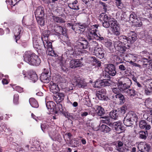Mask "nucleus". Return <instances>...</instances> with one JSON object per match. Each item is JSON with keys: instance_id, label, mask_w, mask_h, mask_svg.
I'll list each match as a JSON object with an SVG mask.
<instances>
[{"instance_id": "obj_1", "label": "nucleus", "mask_w": 152, "mask_h": 152, "mask_svg": "<svg viewBox=\"0 0 152 152\" xmlns=\"http://www.w3.org/2000/svg\"><path fill=\"white\" fill-rule=\"evenodd\" d=\"M98 27V25L96 24L92 26L91 28H89L87 33L86 37L88 41L86 39L88 43L87 50L89 46H90V48H94V49L99 47L98 43L95 40L101 41L104 39V38L100 35H98L96 34L97 29Z\"/></svg>"}, {"instance_id": "obj_2", "label": "nucleus", "mask_w": 152, "mask_h": 152, "mask_svg": "<svg viewBox=\"0 0 152 152\" xmlns=\"http://www.w3.org/2000/svg\"><path fill=\"white\" fill-rule=\"evenodd\" d=\"M78 43L74 47V52L76 55H80L82 53H88L87 50L88 43L87 40L81 37L79 39Z\"/></svg>"}, {"instance_id": "obj_3", "label": "nucleus", "mask_w": 152, "mask_h": 152, "mask_svg": "<svg viewBox=\"0 0 152 152\" xmlns=\"http://www.w3.org/2000/svg\"><path fill=\"white\" fill-rule=\"evenodd\" d=\"M23 57L24 60L31 65L38 66L41 63V60L38 56L30 51L26 52Z\"/></svg>"}, {"instance_id": "obj_4", "label": "nucleus", "mask_w": 152, "mask_h": 152, "mask_svg": "<svg viewBox=\"0 0 152 152\" xmlns=\"http://www.w3.org/2000/svg\"><path fill=\"white\" fill-rule=\"evenodd\" d=\"M104 71L105 72H103L102 73L101 77L107 79H110V75L115 76L117 73L115 66L112 64H108L105 65Z\"/></svg>"}, {"instance_id": "obj_5", "label": "nucleus", "mask_w": 152, "mask_h": 152, "mask_svg": "<svg viewBox=\"0 0 152 152\" xmlns=\"http://www.w3.org/2000/svg\"><path fill=\"white\" fill-rule=\"evenodd\" d=\"M131 83V81L129 78L123 77L118 80L117 84L121 92L125 93L130 87Z\"/></svg>"}, {"instance_id": "obj_6", "label": "nucleus", "mask_w": 152, "mask_h": 152, "mask_svg": "<svg viewBox=\"0 0 152 152\" xmlns=\"http://www.w3.org/2000/svg\"><path fill=\"white\" fill-rule=\"evenodd\" d=\"M149 53L146 51H143V67H147L150 70H152V64H151L150 61H152L151 56Z\"/></svg>"}, {"instance_id": "obj_7", "label": "nucleus", "mask_w": 152, "mask_h": 152, "mask_svg": "<svg viewBox=\"0 0 152 152\" xmlns=\"http://www.w3.org/2000/svg\"><path fill=\"white\" fill-rule=\"evenodd\" d=\"M54 30L55 32L54 34L58 36H60V34H62L64 36V38L66 40L64 41L66 42L68 40V38L67 36L66 31V29L63 28L62 26H55L54 27Z\"/></svg>"}, {"instance_id": "obj_8", "label": "nucleus", "mask_w": 152, "mask_h": 152, "mask_svg": "<svg viewBox=\"0 0 152 152\" xmlns=\"http://www.w3.org/2000/svg\"><path fill=\"white\" fill-rule=\"evenodd\" d=\"M104 78L103 80H99L96 81L95 84V87L100 88L101 87H104L109 86L110 84V79Z\"/></svg>"}, {"instance_id": "obj_9", "label": "nucleus", "mask_w": 152, "mask_h": 152, "mask_svg": "<svg viewBox=\"0 0 152 152\" xmlns=\"http://www.w3.org/2000/svg\"><path fill=\"white\" fill-rule=\"evenodd\" d=\"M50 74L49 69L42 73L40 77L41 81L44 83H48L50 79Z\"/></svg>"}, {"instance_id": "obj_10", "label": "nucleus", "mask_w": 152, "mask_h": 152, "mask_svg": "<svg viewBox=\"0 0 152 152\" xmlns=\"http://www.w3.org/2000/svg\"><path fill=\"white\" fill-rule=\"evenodd\" d=\"M114 46L115 49L116 50L120 51L121 53H123L126 51V49L127 48L126 45L123 46L122 43L119 41L115 42Z\"/></svg>"}, {"instance_id": "obj_11", "label": "nucleus", "mask_w": 152, "mask_h": 152, "mask_svg": "<svg viewBox=\"0 0 152 152\" xmlns=\"http://www.w3.org/2000/svg\"><path fill=\"white\" fill-rule=\"evenodd\" d=\"M75 80L76 83V85L79 88H85L86 87L87 83L84 79L77 76L75 77Z\"/></svg>"}, {"instance_id": "obj_12", "label": "nucleus", "mask_w": 152, "mask_h": 152, "mask_svg": "<svg viewBox=\"0 0 152 152\" xmlns=\"http://www.w3.org/2000/svg\"><path fill=\"white\" fill-rule=\"evenodd\" d=\"M111 24V28H113V34L116 35H118L120 34V28L119 25L116 20L110 23Z\"/></svg>"}, {"instance_id": "obj_13", "label": "nucleus", "mask_w": 152, "mask_h": 152, "mask_svg": "<svg viewBox=\"0 0 152 152\" xmlns=\"http://www.w3.org/2000/svg\"><path fill=\"white\" fill-rule=\"evenodd\" d=\"M96 95L98 98L100 100H105L107 99L105 89H102L97 91L96 92Z\"/></svg>"}, {"instance_id": "obj_14", "label": "nucleus", "mask_w": 152, "mask_h": 152, "mask_svg": "<svg viewBox=\"0 0 152 152\" xmlns=\"http://www.w3.org/2000/svg\"><path fill=\"white\" fill-rule=\"evenodd\" d=\"M93 53L96 56L100 59L103 58L104 55L102 48L99 47L94 49Z\"/></svg>"}, {"instance_id": "obj_15", "label": "nucleus", "mask_w": 152, "mask_h": 152, "mask_svg": "<svg viewBox=\"0 0 152 152\" xmlns=\"http://www.w3.org/2000/svg\"><path fill=\"white\" fill-rule=\"evenodd\" d=\"M128 44V47L127 48H129L131 45L137 39L136 34L133 31H131L129 34Z\"/></svg>"}, {"instance_id": "obj_16", "label": "nucleus", "mask_w": 152, "mask_h": 152, "mask_svg": "<svg viewBox=\"0 0 152 152\" xmlns=\"http://www.w3.org/2000/svg\"><path fill=\"white\" fill-rule=\"evenodd\" d=\"M83 65L82 62L79 59L72 60L69 62V67L71 68L81 67Z\"/></svg>"}, {"instance_id": "obj_17", "label": "nucleus", "mask_w": 152, "mask_h": 152, "mask_svg": "<svg viewBox=\"0 0 152 152\" xmlns=\"http://www.w3.org/2000/svg\"><path fill=\"white\" fill-rule=\"evenodd\" d=\"M23 31V28L22 27L19 26L16 27L14 33V37L16 42H17V41L20 39Z\"/></svg>"}, {"instance_id": "obj_18", "label": "nucleus", "mask_w": 152, "mask_h": 152, "mask_svg": "<svg viewBox=\"0 0 152 152\" xmlns=\"http://www.w3.org/2000/svg\"><path fill=\"white\" fill-rule=\"evenodd\" d=\"M113 128L119 134L123 132L124 130V127L122 126V124L120 122H115L113 123Z\"/></svg>"}, {"instance_id": "obj_19", "label": "nucleus", "mask_w": 152, "mask_h": 152, "mask_svg": "<svg viewBox=\"0 0 152 152\" xmlns=\"http://www.w3.org/2000/svg\"><path fill=\"white\" fill-rule=\"evenodd\" d=\"M36 18H42L44 16V8L42 6H39L36 10L35 12Z\"/></svg>"}, {"instance_id": "obj_20", "label": "nucleus", "mask_w": 152, "mask_h": 152, "mask_svg": "<svg viewBox=\"0 0 152 152\" xmlns=\"http://www.w3.org/2000/svg\"><path fill=\"white\" fill-rule=\"evenodd\" d=\"M64 94L63 93H58L56 96H53V99L57 103H59L64 99Z\"/></svg>"}, {"instance_id": "obj_21", "label": "nucleus", "mask_w": 152, "mask_h": 152, "mask_svg": "<svg viewBox=\"0 0 152 152\" xmlns=\"http://www.w3.org/2000/svg\"><path fill=\"white\" fill-rule=\"evenodd\" d=\"M50 84V86L49 87L50 91L54 94L58 93L59 90L58 86L53 82H51Z\"/></svg>"}, {"instance_id": "obj_22", "label": "nucleus", "mask_w": 152, "mask_h": 152, "mask_svg": "<svg viewBox=\"0 0 152 152\" xmlns=\"http://www.w3.org/2000/svg\"><path fill=\"white\" fill-rule=\"evenodd\" d=\"M126 116L129 118L133 122H136L138 119V117L136 114L133 111L129 112L127 114Z\"/></svg>"}, {"instance_id": "obj_23", "label": "nucleus", "mask_w": 152, "mask_h": 152, "mask_svg": "<svg viewBox=\"0 0 152 152\" xmlns=\"http://www.w3.org/2000/svg\"><path fill=\"white\" fill-rule=\"evenodd\" d=\"M95 112L98 115L101 116L103 115L105 113V111L101 106L97 105L95 107Z\"/></svg>"}, {"instance_id": "obj_24", "label": "nucleus", "mask_w": 152, "mask_h": 152, "mask_svg": "<svg viewBox=\"0 0 152 152\" xmlns=\"http://www.w3.org/2000/svg\"><path fill=\"white\" fill-rule=\"evenodd\" d=\"M79 5L78 4V1L77 0L71 2L68 4L69 7L71 9L74 10H78L79 9Z\"/></svg>"}, {"instance_id": "obj_25", "label": "nucleus", "mask_w": 152, "mask_h": 152, "mask_svg": "<svg viewBox=\"0 0 152 152\" xmlns=\"http://www.w3.org/2000/svg\"><path fill=\"white\" fill-rule=\"evenodd\" d=\"M57 103V104L56 106V105L54 113L57 114L59 112L62 113L64 115V113L66 112L64 111L62 105L58 103Z\"/></svg>"}, {"instance_id": "obj_26", "label": "nucleus", "mask_w": 152, "mask_h": 152, "mask_svg": "<svg viewBox=\"0 0 152 152\" xmlns=\"http://www.w3.org/2000/svg\"><path fill=\"white\" fill-rule=\"evenodd\" d=\"M113 97L114 99L115 98L118 99L121 104L124 103L125 101V98L124 96L121 93L113 95Z\"/></svg>"}, {"instance_id": "obj_27", "label": "nucleus", "mask_w": 152, "mask_h": 152, "mask_svg": "<svg viewBox=\"0 0 152 152\" xmlns=\"http://www.w3.org/2000/svg\"><path fill=\"white\" fill-rule=\"evenodd\" d=\"M47 109L50 110V111L54 112L56 104L53 102H48L46 103Z\"/></svg>"}, {"instance_id": "obj_28", "label": "nucleus", "mask_w": 152, "mask_h": 152, "mask_svg": "<svg viewBox=\"0 0 152 152\" xmlns=\"http://www.w3.org/2000/svg\"><path fill=\"white\" fill-rule=\"evenodd\" d=\"M129 20L132 23L136 22L138 23L139 26H141L142 24V22H137V21L138 20H137V17L135 15L132 14H130L129 15Z\"/></svg>"}, {"instance_id": "obj_29", "label": "nucleus", "mask_w": 152, "mask_h": 152, "mask_svg": "<svg viewBox=\"0 0 152 152\" xmlns=\"http://www.w3.org/2000/svg\"><path fill=\"white\" fill-rule=\"evenodd\" d=\"M119 39L122 43H124V44L126 46V47H128L129 41V37H128L124 35H121L119 37Z\"/></svg>"}, {"instance_id": "obj_30", "label": "nucleus", "mask_w": 152, "mask_h": 152, "mask_svg": "<svg viewBox=\"0 0 152 152\" xmlns=\"http://www.w3.org/2000/svg\"><path fill=\"white\" fill-rule=\"evenodd\" d=\"M99 129L102 132L106 133L109 132L111 130L110 128L104 124H102L101 125H99Z\"/></svg>"}, {"instance_id": "obj_31", "label": "nucleus", "mask_w": 152, "mask_h": 152, "mask_svg": "<svg viewBox=\"0 0 152 152\" xmlns=\"http://www.w3.org/2000/svg\"><path fill=\"white\" fill-rule=\"evenodd\" d=\"M87 25L85 24H78V27L76 31L77 32L80 33H82L85 30V28L87 27Z\"/></svg>"}, {"instance_id": "obj_32", "label": "nucleus", "mask_w": 152, "mask_h": 152, "mask_svg": "<svg viewBox=\"0 0 152 152\" xmlns=\"http://www.w3.org/2000/svg\"><path fill=\"white\" fill-rule=\"evenodd\" d=\"M110 116L112 119L116 120L118 118L119 113L117 110H113L110 113Z\"/></svg>"}, {"instance_id": "obj_33", "label": "nucleus", "mask_w": 152, "mask_h": 152, "mask_svg": "<svg viewBox=\"0 0 152 152\" xmlns=\"http://www.w3.org/2000/svg\"><path fill=\"white\" fill-rule=\"evenodd\" d=\"M114 20L113 19L109 18L108 21L105 22L103 21L102 25L103 26L106 28H109L110 26L111 27V24H110V23H112L113 22H114V21H115V20Z\"/></svg>"}, {"instance_id": "obj_34", "label": "nucleus", "mask_w": 152, "mask_h": 152, "mask_svg": "<svg viewBox=\"0 0 152 152\" xmlns=\"http://www.w3.org/2000/svg\"><path fill=\"white\" fill-rule=\"evenodd\" d=\"M29 102L31 106L33 107L38 108L39 104L37 101L34 98H30L29 99Z\"/></svg>"}, {"instance_id": "obj_35", "label": "nucleus", "mask_w": 152, "mask_h": 152, "mask_svg": "<svg viewBox=\"0 0 152 152\" xmlns=\"http://www.w3.org/2000/svg\"><path fill=\"white\" fill-rule=\"evenodd\" d=\"M133 122L130 120L126 116L124 118V124L127 126H129L133 124Z\"/></svg>"}, {"instance_id": "obj_36", "label": "nucleus", "mask_w": 152, "mask_h": 152, "mask_svg": "<svg viewBox=\"0 0 152 152\" xmlns=\"http://www.w3.org/2000/svg\"><path fill=\"white\" fill-rule=\"evenodd\" d=\"M64 115L66 117L70 120H75L77 118L75 114L69 113L68 112H65L64 113Z\"/></svg>"}, {"instance_id": "obj_37", "label": "nucleus", "mask_w": 152, "mask_h": 152, "mask_svg": "<svg viewBox=\"0 0 152 152\" xmlns=\"http://www.w3.org/2000/svg\"><path fill=\"white\" fill-rule=\"evenodd\" d=\"M66 53L67 57L70 58H73L75 55L74 51L72 48L67 49Z\"/></svg>"}, {"instance_id": "obj_38", "label": "nucleus", "mask_w": 152, "mask_h": 152, "mask_svg": "<svg viewBox=\"0 0 152 152\" xmlns=\"http://www.w3.org/2000/svg\"><path fill=\"white\" fill-rule=\"evenodd\" d=\"M128 95L131 96H135L136 95V92L133 89H128L125 93Z\"/></svg>"}, {"instance_id": "obj_39", "label": "nucleus", "mask_w": 152, "mask_h": 152, "mask_svg": "<svg viewBox=\"0 0 152 152\" xmlns=\"http://www.w3.org/2000/svg\"><path fill=\"white\" fill-rule=\"evenodd\" d=\"M44 47L45 48H47V50L52 48V43L48 41V40H44L43 41Z\"/></svg>"}, {"instance_id": "obj_40", "label": "nucleus", "mask_w": 152, "mask_h": 152, "mask_svg": "<svg viewBox=\"0 0 152 152\" xmlns=\"http://www.w3.org/2000/svg\"><path fill=\"white\" fill-rule=\"evenodd\" d=\"M50 34V31L48 30L45 31L43 33V35L42 37V41L44 40H48V37Z\"/></svg>"}, {"instance_id": "obj_41", "label": "nucleus", "mask_w": 152, "mask_h": 152, "mask_svg": "<svg viewBox=\"0 0 152 152\" xmlns=\"http://www.w3.org/2000/svg\"><path fill=\"white\" fill-rule=\"evenodd\" d=\"M109 19L107 15L105 13H102L100 15V20L104 22L108 21Z\"/></svg>"}, {"instance_id": "obj_42", "label": "nucleus", "mask_w": 152, "mask_h": 152, "mask_svg": "<svg viewBox=\"0 0 152 152\" xmlns=\"http://www.w3.org/2000/svg\"><path fill=\"white\" fill-rule=\"evenodd\" d=\"M70 144L72 147H78L80 145L79 141L75 140H72Z\"/></svg>"}, {"instance_id": "obj_43", "label": "nucleus", "mask_w": 152, "mask_h": 152, "mask_svg": "<svg viewBox=\"0 0 152 152\" xmlns=\"http://www.w3.org/2000/svg\"><path fill=\"white\" fill-rule=\"evenodd\" d=\"M127 109V107L126 105H123L120 108L118 109V113H121L123 114H124L126 110Z\"/></svg>"}, {"instance_id": "obj_44", "label": "nucleus", "mask_w": 152, "mask_h": 152, "mask_svg": "<svg viewBox=\"0 0 152 152\" xmlns=\"http://www.w3.org/2000/svg\"><path fill=\"white\" fill-rule=\"evenodd\" d=\"M53 19L55 22L57 23H62L65 22L64 20L61 17L53 16Z\"/></svg>"}, {"instance_id": "obj_45", "label": "nucleus", "mask_w": 152, "mask_h": 152, "mask_svg": "<svg viewBox=\"0 0 152 152\" xmlns=\"http://www.w3.org/2000/svg\"><path fill=\"white\" fill-rule=\"evenodd\" d=\"M31 80L35 82L38 79V77L35 72H33L32 74L30 75Z\"/></svg>"}, {"instance_id": "obj_46", "label": "nucleus", "mask_w": 152, "mask_h": 152, "mask_svg": "<svg viewBox=\"0 0 152 152\" xmlns=\"http://www.w3.org/2000/svg\"><path fill=\"white\" fill-rule=\"evenodd\" d=\"M37 20L38 23L41 26H43L44 25L45 21L44 20V17L42 18H36Z\"/></svg>"}, {"instance_id": "obj_47", "label": "nucleus", "mask_w": 152, "mask_h": 152, "mask_svg": "<svg viewBox=\"0 0 152 152\" xmlns=\"http://www.w3.org/2000/svg\"><path fill=\"white\" fill-rule=\"evenodd\" d=\"M90 59L91 61L95 62L97 64V65L100 67L101 66L100 62L95 57H90Z\"/></svg>"}, {"instance_id": "obj_48", "label": "nucleus", "mask_w": 152, "mask_h": 152, "mask_svg": "<svg viewBox=\"0 0 152 152\" xmlns=\"http://www.w3.org/2000/svg\"><path fill=\"white\" fill-rule=\"evenodd\" d=\"M46 52L48 53V55L50 56H56V54L55 53L54 51L53 50L52 48L48 49V50H47Z\"/></svg>"}, {"instance_id": "obj_49", "label": "nucleus", "mask_w": 152, "mask_h": 152, "mask_svg": "<svg viewBox=\"0 0 152 152\" xmlns=\"http://www.w3.org/2000/svg\"><path fill=\"white\" fill-rule=\"evenodd\" d=\"M145 144L144 145V151H143V152H149L150 149V145L145 143V142H143V145Z\"/></svg>"}, {"instance_id": "obj_50", "label": "nucleus", "mask_w": 152, "mask_h": 152, "mask_svg": "<svg viewBox=\"0 0 152 152\" xmlns=\"http://www.w3.org/2000/svg\"><path fill=\"white\" fill-rule=\"evenodd\" d=\"M102 118H104V119L102 120V123L108 124L111 123L110 120L109 119V118L106 116L102 117Z\"/></svg>"}, {"instance_id": "obj_51", "label": "nucleus", "mask_w": 152, "mask_h": 152, "mask_svg": "<svg viewBox=\"0 0 152 152\" xmlns=\"http://www.w3.org/2000/svg\"><path fill=\"white\" fill-rule=\"evenodd\" d=\"M150 10L149 9H148L147 8H145L144 9V13H143V14L146 17V18H148V17H149L150 13Z\"/></svg>"}, {"instance_id": "obj_52", "label": "nucleus", "mask_w": 152, "mask_h": 152, "mask_svg": "<svg viewBox=\"0 0 152 152\" xmlns=\"http://www.w3.org/2000/svg\"><path fill=\"white\" fill-rule=\"evenodd\" d=\"M111 89L112 92L115 94L120 93L121 91L119 87L112 88Z\"/></svg>"}, {"instance_id": "obj_53", "label": "nucleus", "mask_w": 152, "mask_h": 152, "mask_svg": "<svg viewBox=\"0 0 152 152\" xmlns=\"http://www.w3.org/2000/svg\"><path fill=\"white\" fill-rule=\"evenodd\" d=\"M122 0H115L116 3L118 8L121 9L123 7V4L121 1Z\"/></svg>"}, {"instance_id": "obj_54", "label": "nucleus", "mask_w": 152, "mask_h": 152, "mask_svg": "<svg viewBox=\"0 0 152 152\" xmlns=\"http://www.w3.org/2000/svg\"><path fill=\"white\" fill-rule=\"evenodd\" d=\"M145 128L146 130H149L151 128L150 125L148 124L145 121L143 120V128Z\"/></svg>"}, {"instance_id": "obj_55", "label": "nucleus", "mask_w": 152, "mask_h": 152, "mask_svg": "<svg viewBox=\"0 0 152 152\" xmlns=\"http://www.w3.org/2000/svg\"><path fill=\"white\" fill-rule=\"evenodd\" d=\"M99 4L102 6L103 9L104 10V11L105 12H107V5L105 3L102 2L101 1H99Z\"/></svg>"}, {"instance_id": "obj_56", "label": "nucleus", "mask_w": 152, "mask_h": 152, "mask_svg": "<svg viewBox=\"0 0 152 152\" xmlns=\"http://www.w3.org/2000/svg\"><path fill=\"white\" fill-rule=\"evenodd\" d=\"M117 145L116 146V147H118V149H124L121 148L123 145V143L122 142L120 141H118L117 142Z\"/></svg>"}, {"instance_id": "obj_57", "label": "nucleus", "mask_w": 152, "mask_h": 152, "mask_svg": "<svg viewBox=\"0 0 152 152\" xmlns=\"http://www.w3.org/2000/svg\"><path fill=\"white\" fill-rule=\"evenodd\" d=\"M19 96L18 94H15L14 96V103L15 104H17L18 102Z\"/></svg>"}, {"instance_id": "obj_58", "label": "nucleus", "mask_w": 152, "mask_h": 152, "mask_svg": "<svg viewBox=\"0 0 152 152\" xmlns=\"http://www.w3.org/2000/svg\"><path fill=\"white\" fill-rule=\"evenodd\" d=\"M33 45L34 48H38L39 47V43L37 40L34 39L33 41Z\"/></svg>"}, {"instance_id": "obj_59", "label": "nucleus", "mask_w": 152, "mask_h": 152, "mask_svg": "<svg viewBox=\"0 0 152 152\" xmlns=\"http://www.w3.org/2000/svg\"><path fill=\"white\" fill-rule=\"evenodd\" d=\"M15 89L19 93L22 92L23 91V88L18 86H16Z\"/></svg>"}, {"instance_id": "obj_60", "label": "nucleus", "mask_w": 152, "mask_h": 152, "mask_svg": "<svg viewBox=\"0 0 152 152\" xmlns=\"http://www.w3.org/2000/svg\"><path fill=\"white\" fill-rule=\"evenodd\" d=\"M118 69L121 71H124L126 69V68L123 64H120L118 66Z\"/></svg>"}, {"instance_id": "obj_61", "label": "nucleus", "mask_w": 152, "mask_h": 152, "mask_svg": "<svg viewBox=\"0 0 152 152\" xmlns=\"http://www.w3.org/2000/svg\"><path fill=\"white\" fill-rule=\"evenodd\" d=\"M145 1H143V3H147V4L151 8H152V1L148 0H144Z\"/></svg>"}, {"instance_id": "obj_62", "label": "nucleus", "mask_w": 152, "mask_h": 152, "mask_svg": "<svg viewBox=\"0 0 152 152\" xmlns=\"http://www.w3.org/2000/svg\"><path fill=\"white\" fill-rule=\"evenodd\" d=\"M105 147H107L106 150L107 151H112L113 150V148L111 146L108 145H105Z\"/></svg>"}, {"instance_id": "obj_63", "label": "nucleus", "mask_w": 152, "mask_h": 152, "mask_svg": "<svg viewBox=\"0 0 152 152\" xmlns=\"http://www.w3.org/2000/svg\"><path fill=\"white\" fill-rule=\"evenodd\" d=\"M147 80L144 81L143 84L145 85V88H148L150 89H151V86L150 85L148 84V83L147 82Z\"/></svg>"}, {"instance_id": "obj_64", "label": "nucleus", "mask_w": 152, "mask_h": 152, "mask_svg": "<svg viewBox=\"0 0 152 152\" xmlns=\"http://www.w3.org/2000/svg\"><path fill=\"white\" fill-rule=\"evenodd\" d=\"M148 88H145V92L146 95H149L151 93V91Z\"/></svg>"}]
</instances>
